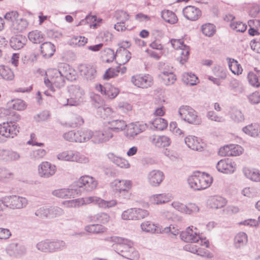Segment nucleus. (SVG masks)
<instances>
[{
	"mask_svg": "<svg viewBox=\"0 0 260 260\" xmlns=\"http://www.w3.org/2000/svg\"><path fill=\"white\" fill-rule=\"evenodd\" d=\"M110 239L114 243L113 247L118 254L130 260L138 258V252L134 247L132 241L117 236H112Z\"/></svg>",
	"mask_w": 260,
	"mask_h": 260,
	"instance_id": "1",
	"label": "nucleus"
},
{
	"mask_svg": "<svg viewBox=\"0 0 260 260\" xmlns=\"http://www.w3.org/2000/svg\"><path fill=\"white\" fill-rule=\"evenodd\" d=\"M36 247L43 252L54 253L66 249L67 244L65 241L59 239H46L38 243Z\"/></svg>",
	"mask_w": 260,
	"mask_h": 260,
	"instance_id": "2",
	"label": "nucleus"
},
{
	"mask_svg": "<svg viewBox=\"0 0 260 260\" xmlns=\"http://www.w3.org/2000/svg\"><path fill=\"white\" fill-rule=\"evenodd\" d=\"M212 178L208 174L196 173L188 179L190 187L194 190H200L207 188L210 186Z\"/></svg>",
	"mask_w": 260,
	"mask_h": 260,
	"instance_id": "3",
	"label": "nucleus"
},
{
	"mask_svg": "<svg viewBox=\"0 0 260 260\" xmlns=\"http://www.w3.org/2000/svg\"><path fill=\"white\" fill-rule=\"evenodd\" d=\"M181 239L185 242L197 243L201 245L209 247V241L206 238H202L199 235L192 231L188 227L185 231H183L180 235Z\"/></svg>",
	"mask_w": 260,
	"mask_h": 260,
	"instance_id": "4",
	"label": "nucleus"
},
{
	"mask_svg": "<svg viewBox=\"0 0 260 260\" xmlns=\"http://www.w3.org/2000/svg\"><path fill=\"white\" fill-rule=\"evenodd\" d=\"M4 205L12 209H20L28 204L27 200L24 197L12 195L3 198Z\"/></svg>",
	"mask_w": 260,
	"mask_h": 260,
	"instance_id": "5",
	"label": "nucleus"
},
{
	"mask_svg": "<svg viewBox=\"0 0 260 260\" xmlns=\"http://www.w3.org/2000/svg\"><path fill=\"white\" fill-rule=\"evenodd\" d=\"M132 182L128 180L116 179L111 183V186L114 190L118 191L120 196L123 198L129 199L131 196L129 190L132 188Z\"/></svg>",
	"mask_w": 260,
	"mask_h": 260,
	"instance_id": "6",
	"label": "nucleus"
},
{
	"mask_svg": "<svg viewBox=\"0 0 260 260\" xmlns=\"http://www.w3.org/2000/svg\"><path fill=\"white\" fill-rule=\"evenodd\" d=\"M181 117L187 122L199 125L201 123V119L197 115V112L189 106H182L179 110Z\"/></svg>",
	"mask_w": 260,
	"mask_h": 260,
	"instance_id": "7",
	"label": "nucleus"
},
{
	"mask_svg": "<svg viewBox=\"0 0 260 260\" xmlns=\"http://www.w3.org/2000/svg\"><path fill=\"white\" fill-rule=\"evenodd\" d=\"M171 43L172 47L177 50H179L180 56L177 58L180 63L183 64L188 60L189 55V47L184 44L181 39H172Z\"/></svg>",
	"mask_w": 260,
	"mask_h": 260,
	"instance_id": "8",
	"label": "nucleus"
},
{
	"mask_svg": "<svg viewBox=\"0 0 260 260\" xmlns=\"http://www.w3.org/2000/svg\"><path fill=\"white\" fill-rule=\"evenodd\" d=\"M148 211L141 208H131L124 211L122 214L124 220H139L147 217Z\"/></svg>",
	"mask_w": 260,
	"mask_h": 260,
	"instance_id": "9",
	"label": "nucleus"
},
{
	"mask_svg": "<svg viewBox=\"0 0 260 260\" xmlns=\"http://www.w3.org/2000/svg\"><path fill=\"white\" fill-rule=\"evenodd\" d=\"M96 181L89 176H84L80 177L77 183V186L80 191H91L94 189L97 186Z\"/></svg>",
	"mask_w": 260,
	"mask_h": 260,
	"instance_id": "10",
	"label": "nucleus"
},
{
	"mask_svg": "<svg viewBox=\"0 0 260 260\" xmlns=\"http://www.w3.org/2000/svg\"><path fill=\"white\" fill-rule=\"evenodd\" d=\"M19 128L18 124L3 122L0 124V135L6 138H13L19 133Z\"/></svg>",
	"mask_w": 260,
	"mask_h": 260,
	"instance_id": "11",
	"label": "nucleus"
},
{
	"mask_svg": "<svg viewBox=\"0 0 260 260\" xmlns=\"http://www.w3.org/2000/svg\"><path fill=\"white\" fill-rule=\"evenodd\" d=\"M131 81L135 86L138 87L147 88L152 85L153 78L149 74L137 75L132 77Z\"/></svg>",
	"mask_w": 260,
	"mask_h": 260,
	"instance_id": "12",
	"label": "nucleus"
},
{
	"mask_svg": "<svg viewBox=\"0 0 260 260\" xmlns=\"http://www.w3.org/2000/svg\"><path fill=\"white\" fill-rule=\"evenodd\" d=\"M165 178L164 173L158 170H153L147 175V180L149 184L152 187H157L162 182Z\"/></svg>",
	"mask_w": 260,
	"mask_h": 260,
	"instance_id": "13",
	"label": "nucleus"
},
{
	"mask_svg": "<svg viewBox=\"0 0 260 260\" xmlns=\"http://www.w3.org/2000/svg\"><path fill=\"white\" fill-rule=\"evenodd\" d=\"M56 171V166L48 161L42 162L38 166V173L41 177L49 178Z\"/></svg>",
	"mask_w": 260,
	"mask_h": 260,
	"instance_id": "14",
	"label": "nucleus"
},
{
	"mask_svg": "<svg viewBox=\"0 0 260 260\" xmlns=\"http://www.w3.org/2000/svg\"><path fill=\"white\" fill-rule=\"evenodd\" d=\"M236 164L229 158L221 159L216 165L217 170L225 174H231L234 172L236 169Z\"/></svg>",
	"mask_w": 260,
	"mask_h": 260,
	"instance_id": "15",
	"label": "nucleus"
},
{
	"mask_svg": "<svg viewBox=\"0 0 260 260\" xmlns=\"http://www.w3.org/2000/svg\"><path fill=\"white\" fill-rule=\"evenodd\" d=\"M171 205L174 208L178 211L187 214L197 213L199 211L198 206L193 203L184 205L179 202H174Z\"/></svg>",
	"mask_w": 260,
	"mask_h": 260,
	"instance_id": "16",
	"label": "nucleus"
},
{
	"mask_svg": "<svg viewBox=\"0 0 260 260\" xmlns=\"http://www.w3.org/2000/svg\"><path fill=\"white\" fill-rule=\"evenodd\" d=\"M113 137V134L110 128L104 131H95L93 133L92 142L95 144H99L109 141Z\"/></svg>",
	"mask_w": 260,
	"mask_h": 260,
	"instance_id": "17",
	"label": "nucleus"
},
{
	"mask_svg": "<svg viewBox=\"0 0 260 260\" xmlns=\"http://www.w3.org/2000/svg\"><path fill=\"white\" fill-rule=\"evenodd\" d=\"M57 70L64 78L69 81H74L76 79L75 71L67 63H60Z\"/></svg>",
	"mask_w": 260,
	"mask_h": 260,
	"instance_id": "18",
	"label": "nucleus"
},
{
	"mask_svg": "<svg viewBox=\"0 0 260 260\" xmlns=\"http://www.w3.org/2000/svg\"><path fill=\"white\" fill-rule=\"evenodd\" d=\"M146 124L136 122L132 123L128 126L127 131V137L134 138L138 134L144 132L146 128Z\"/></svg>",
	"mask_w": 260,
	"mask_h": 260,
	"instance_id": "19",
	"label": "nucleus"
},
{
	"mask_svg": "<svg viewBox=\"0 0 260 260\" xmlns=\"http://www.w3.org/2000/svg\"><path fill=\"white\" fill-rule=\"evenodd\" d=\"M184 17L188 20L196 21L201 15V11L198 8L192 6H187L183 10Z\"/></svg>",
	"mask_w": 260,
	"mask_h": 260,
	"instance_id": "20",
	"label": "nucleus"
},
{
	"mask_svg": "<svg viewBox=\"0 0 260 260\" xmlns=\"http://www.w3.org/2000/svg\"><path fill=\"white\" fill-rule=\"evenodd\" d=\"M81 74L87 80H91L94 79L96 75V71L92 66L89 64H81L79 67Z\"/></svg>",
	"mask_w": 260,
	"mask_h": 260,
	"instance_id": "21",
	"label": "nucleus"
},
{
	"mask_svg": "<svg viewBox=\"0 0 260 260\" xmlns=\"http://www.w3.org/2000/svg\"><path fill=\"white\" fill-rule=\"evenodd\" d=\"M51 77V83L57 88H60L64 85L65 78L58 72L57 69H52L49 71Z\"/></svg>",
	"mask_w": 260,
	"mask_h": 260,
	"instance_id": "22",
	"label": "nucleus"
},
{
	"mask_svg": "<svg viewBox=\"0 0 260 260\" xmlns=\"http://www.w3.org/2000/svg\"><path fill=\"white\" fill-rule=\"evenodd\" d=\"M77 189L60 188L53 190L52 192L53 196L58 198H74L76 193ZM78 193L77 192V194Z\"/></svg>",
	"mask_w": 260,
	"mask_h": 260,
	"instance_id": "23",
	"label": "nucleus"
},
{
	"mask_svg": "<svg viewBox=\"0 0 260 260\" xmlns=\"http://www.w3.org/2000/svg\"><path fill=\"white\" fill-rule=\"evenodd\" d=\"M87 202L95 203L103 208H109L116 205L115 200L105 201L96 197H87Z\"/></svg>",
	"mask_w": 260,
	"mask_h": 260,
	"instance_id": "24",
	"label": "nucleus"
},
{
	"mask_svg": "<svg viewBox=\"0 0 260 260\" xmlns=\"http://www.w3.org/2000/svg\"><path fill=\"white\" fill-rule=\"evenodd\" d=\"M184 141L188 147L192 150L201 151L203 149L200 140L195 136H187L184 139Z\"/></svg>",
	"mask_w": 260,
	"mask_h": 260,
	"instance_id": "25",
	"label": "nucleus"
},
{
	"mask_svg": "<svg viewBox=\"0 0 260 260\" xmlns=\"http://www.w3.org/2000/svg\"><path fill=\"white\" fill-rule=\"evenodd\" d=\"M151 139V143L159 148L168 147L171 143L170 139L166 136H153Z\"/></svg>",
	"mask_w": 260,
	"mask_h": 260,
	"instance_id": "26",
	"label": "nucleus"
},
{
	"mask_svg": "<svg viewBox=\"0 0 260 260\" xmlns=\"http://www.w3.org/2000/svg\"><path fill=\"white\" fill-rule=\"evenodd\" d=\"M7 250L8 253L11 255H20L26 252L25 246L16 243L10 244Z\"/></svg>",
	"mask_w": 260,
	"mask_h": 260,
	"instance_id": "27",
	"label": "nucleus"
},
{
	"mask_svg": "<svg viewBox=\"0 0 260 260\" xmlns=\"http://www.w3.org/2000/svg\"><path fill=\"white\" fill-rule=\"evenodd\" d=\"M28 23L25 19L18 18L11 24L10 29L14 33L22 32L27 27Z\"/></svg>",
	"mask_w": 260,
	"mask_h": 260,
	"instance_id": "28",
	"label": "nucleus"
},
{
	"mask_svg": "<svg viewBox=\"0 0 260 260\" xmlns=\"http://www.w3.org/2000/svg\"><path fill=\"white\" fill-rule=\"evenodd\" d=\"M107 156L112 162L120 168L127 169L130 167V165L127 160L116 156L113 153H109Z\"/></svg>",
	"mask_w": 260,
	"mask_h": 260,
	"instance_id": "29",
	"label": "nucleus"
},
{
	"mask_svg": "<svg viewBox=\"0 0 260 260\" xmlns=\"http://www.w3.org/2000/svg\"><path fill=\"white\" fill-rule=\"evenodd\" d=\"M42 55L45 58H50L55 51V46L50 42H46L42 44L40 47Z\"/></svg>",
	"mask_w": 260,
	"mask_h": 260,
	"instance_id": "30",
	"label": "nucleus"
},
{
	"mask_svg": "<svg viewBox=\"0 0 260 260\" xmlns=\"http://www.w3.org/2000/svg\"><path fill=\"white\" fill-rule=\"evenodd\" d=\"M26 41L27 40L24 36L18 35L12 37L10 43L12 48L15 50H19L24 46Z\"/></svg>",
	"mask_w": 260,
	"mask_h": 260,
	"instance_id": "31",
	"label": "nucleus"
},
{
	"mask_svg": "<svg viewBox=\"0 0 260 260\" xmlns=\"http://www.w3.org/2000/svg\"><path fill=\"white\" fill-rule=\"evenodd\" d=\"M243 172L245 176L249 179L255 181H260V171L256 169L244 168Z\"/></svg>",
	"mask_w": 260,
	"mask_h": 260,
	"instance_id": "32",
	"label": "nucleus"
},
{
	"mask_svg": "<svg viewBox=\"0 0 260 260\" xmlns=\"http://www.w3.org/2000/svg\"><path fill=\"white\" fill-rule=\"evenodd\" d=\"M89 221L98 222L103 224H106L110 220V216L104 212L99 213L93 216L89 215L87 217Z\"/></svg>",
	"mask_w": 260,
	"mask_h": 260,
	"instance_id": "33",
	"label": "nucleus"
},
{
	"mask_svg": "<svg viewBox=\"0 0 260 260\" xmlns=\"http://www.w3.org/2000/svg\"><path fill=\"white\" fill-rule=\"evenodd\" d=\"M110 127L108 128L116 132L121 131L127 126L126 122L123 119H113L109 121Z\"/></svg>",
	"mask_w": 260,
	"mask_h": 260,
	"instance_id": "34",
	"label": "nucleus"
},
{
	"mask_svg": "<svg viewBox=\"0 0 260 260\" xmlns=\"http://www.w3.org/2000/svg\"><path fill=\"white\" fill-rule=\"evenodd\" d=\"M28 39L35 44H40L44 41V35L39 30H35L29 32L28 34Z\"/></svg>",
	"mask_w": 260,
	"mask_h": 260,
	"instance_id": "35",
	"label": "nucleus"
},
{
	"mask_svg": "<svg viewBox=\"0 0 260 260\" xmlns=\"http://www.w3.org/2000/svg\"><path fill=\"white\" fill-rule=\"evenodd\" d=\"M161 15L162 18L167 22L170 24H175L178 21L176 14L171 11L164 10L161 11Z\"/></svg>",
	"mask_w": 260,
	"mask_h": 260,
	"instance_id": "36",
	"label": "nucleus"
},
{
	"mask_svg": "<svg viewBox=\"0 0 260 260\" xmlns=\"http://www.w3.org/2000/svg\"><path fill=\"white\" fill-rule=\"evenodd\" d=\"M209 204L212 208L218 209L225 205L226 201L225 199L220 196H214L210 199Z\"/></svg>",
	"mask_w": 260,
	"mask_h": 260,
	"instance_id": "37",
	"label": "nucleus"
},
{
	"mask_svg": "<svg viewBox=\"0 0 260 260\" xmlns=\"http://www.w3.org/2000/svg\"><path fill=\"white\" fill-rule=\"evenodd\" d=\"M88 39L81 36H74L68 42L70 45L73 47H82L87 43Z\"/></svg>",
	"mask_w": 260,
	"mask_h": 260,
	"instance_id": "38",
	"label": "nucleus"
},
{
	"mask_svg": "<svg viewBox=\"0 0 260 260\" xmlns=\"http://www.w3.org/2000/svg\"><path fill=\"white\" fill-rule=\"evenodd\" d=\"M247 242V235L244 232H240L234 239V245L237 248L243 247Z\"/></svg>",
	"mask_w": 260,
	"mask_h": 260,
	"instance_id": "39",
	"label": "nucleus"
},
{
	"mask_svg": "<svg viewBox=\"0 0 260 260\" xmlns=\"http://www.w3.org/2000/svg\"><path fill=\"white\" fill-rule=\"evenodd\" d=\"M170 200V197L165 193L155 194L150 198L151 203L156 205L164 204L168 202Z\"/></svg>",
	"mask_w": 260,
	"mask_h": 260,
	"instance_id": "40",
	"label": "nucleus"
},
{
	"mask_svg": "<svg viewBox=\"0 0 260 260\" xmlns=\"http://www.w3.org/2000/svg\"><path fill=\"white\" fill-rule=\"evenodd\" d=\"M243 131L246 134L253 137L259 135V127L256 123H252L243 128Z\"/></svg>",
	"mask_w": 260,
	"mask_h": 260,
	"instance_id": "41",
	"label": "nucleus"
},
{
	"mask_svg": "<svg viewBox=\"0 0 260 260\" xmlns=\"http://www.w3.org/2000/svg\"><path fill=\"white\" fill-rule=\"evenodd\" d=\"M0 76L6 80H12L14 78L13 72L8 67L0 66Z\"/></svg>",
	"mask_w": 260,
	"mask_h": 260,
	"instance_id": "42",
	"label": "nucleus"
},
{
	"mask_svg": "<svg viewBox=\"0 0 260 260\" xmlns=\"http://www.w3.org/2000/svg\"><path fill=\"white\" fill-rule=\"evenodd\" d=\"M182 81L187 85H194L198 83V78L191 73H184L182 76Z\"/></svg>",
	"mask_w": 260,
	"mask_h": 260,
	"instance_id": "43",
	"label": "nucleus"
},
{
	"mask_svg": "<svg viewBox=\"0 0 260 260\" xmlns=\"http://www.w3.org/2000/svg\"><path fill=\"white\" fill-rule=\"evenodd\" d=\"M119 90L111 85H107L104 88V94H105L108 99H113L119 93Z\"/></svg>",
	"mask_w": 260,
	"mask_h": 260,
	"instance_id": "44",
	"label": "nucleus"
},
{
	"mask_svg": "<svg viewBox=\"0 0 260 260\" xmlns=\"http://www.w3.org/2000/svg\"><path fill=\"white\" fill-rule=\"evenodd\" d=\"M230 88L236 93H242L244 91V88L242 84L236 79H232L229 85Z\"/></svg>",
	"mask_w": 260,
	"mask_h": 260,
	"instance_id": "45",
	"label": "nucleus"
},
{
	"mask_svg": "<svg viewBox=\"0 0 260 260\" xmlns=\"http://www.w3.org/2000/svg\"><path fill=\"white\" fill-rule=\"evenodd\" d=\"M85 230L87 232L92 234L103 233L107 231V228L101 224H91L85 227Z\"/></svg>",
	"mask_w": 260,
	"mask_h": 260,
	"instance_id": "46",
	"label": "nucleus"
},
{
	"mask_svg": "<svg viewBox=\"0 0 260 260\" xmlns=\"http://www.w3.org/2000/svg\"><path fill=\"white\" fill-rule=\"evenodd\" d=\"M230 117L234 122L239 123L244 120V116L241 110L233 109L230 111Z\"/></svg>",
	"mask_w": 260,
	"mask_h": 260,
	"instance_id": "47",
	"label": "nucleus"
},
{
	"mask_svg": "<svg viewBox=\"0 0 260 260\" xmlns=\"http://www.w3.org/2000/svg\"><path fill=\"white\" fill-rule=\"evenodd\" d=\"M80 143H85L90 139H92L93 132L88 129H81L79 130Z\"/></svg>",
	"mask_w": 260,
	"mask_h": 260,
	"instance_id": "48",
	"label": "nucleus"
},
{
	"mask_svg": "<svg viewBox=\"0 0 260 260\" xmlns=\"http://www.w3.org/2000/svg\"><path fill=\"white\" fill-rule=\"evenodd\" d=\"M154 127L160 131L165 129L168 126V122L164 118L157 117L151 122Z\"/></svg>",
	"mask_w": 260,
	"mask_h": 260,
	"instance_id": "49",
	"label": "nucleus"
},
{
	"mask_svg": "<svg viewBox=\"0 0 260 260\" xmlns=\"http://www.w3.org/2000/svg\"><path fill=\"white\" fill-rule=\"evenodd\" d=\"M116 54L113 50L106 48L102 52V57L104 61L111 62L115 58Z\"/></svg>",
	"mask_w": 260,
	"mask_h": 260,
	"instance_id": "50",
	"label": "nucleus"
},
{
	"mask_svg": "<svg viewBox=\"0 0 260 260\" xmlns=\"http://www.w3.org/2000/svg\"><path fill=\"white\" fill-rule=\"evenodd\" d=\"M229 67L232 72L235 75L241 74L243 71L241 65L234 59H229Z\"/></svg>",
	"mask_w": 260,
	"mask_h": 260,
	"instance_id": "51",
	"label": "nucleus"
},
{
	"mask_svg": "<svg viewBox=\"0 0 260 260\" xmlns=\"http://www.w3.org/2000/svg\"><path fill=\"white\" fill-rule=\"evenodd\" d=\"M69 91L71 96L75 99H80L84 94V91L79 85H73L69 87Z\"/></svg>",
	"mask_w": 260,
	"mask_h": 260,
	"instance_id": "52",
	"label": "nucleus"
},
{
	"mask_svg": "<svg viewBox=\"0 0 260 260\" xmlns=\"http://www.w3.org/2000/svg\"><path fill=\"white\" fill-rule=\"evenodd\" d=\"M141 228L143 231L147 233H154L158 232L157 226L149 221H144L141 224Z\"/></svg>",
	"mask_w": 260,
	"mask_h": 260,
	"instance_id": "53",
	"label": "nucleus"
},
{
	"mask_svg": "<svg viewBox=\"0 0 260 260\" xmlns=\"http://www.w3.org/2000/svg\"><path fill=\"white\" fill-rule=\"evenodd\" d=\"M74 153V152L71 150L65 151L58 153L57 158L62 161H73Z\"/></svg>",
	"mask_w": 260,
	"mask_h": 260,
	"instance_id": "54",
	"label": "nucleus"
},
{
	"mask_svg": "<svg viewBox=\"0 0 260 260\" xmlns=\"http://www.w3.org/2000/svg\"><path fill=\"white\" fill-rule=\"evenodd\" d=\"M87 198L77 199L75 200H70L67 202V206L68 207H77L83 204H89L90 202H87Z\"/></svg>",
	"mask_w": 260,
	"mask_h": 260,
	"instance_id": "55",
	"label": "nucleus"
},
{
	"mask_svg": "<svg viewBox=\"0 0 260 260\" xmlns=\"http://www.w3.org/2000/svg\"><path fill=\"white\" fill-rule=\"evenodd\" d=\"M162 79L167 85L173 84L176 80V76L172 72H164Z\"/></svg>",
	"mask_w": 260,
	"mask_h": 260,
	"instance_id": "56",
	"label": "nucleus"
},
{
	"mask_svg": "<svg viewBox=\"0 0 260 260\" xmlns=\"http://www.w3.org/2000/svg\"><path fill=\"white\" fill-rule=\"evenodd\" d=\"M202 32L206 36L211 37L215 33L214 26L210 23L205 24L202 26Z\"/></svg>",
	"mask_w": 260,
	"mask_h": 260,
	"instance_id": "57",
	"label": "nucleus"
},
{
	"mask_svg": "<svg viewBox=\"0 0 260 260\" xmlns=\"http://www.w3.org/2000/svg\"><path fill=\"white\" fill-rule=\"evenodd\" d=\"M4 17L5 20L12 24L18 18L19 13L17 11H11L7 12Z\"/></svg>",
	"mask_w": 260,
	"mask_h": 260,
	"instance_id": "58",
	"label": "nucleus"
},
{
	"mask_svg": "<svg viewBox=\"0 0 260 260\" xmlns=\"http://www.w3.org/2000/svg\"><path fill=\"white\" fill-rule=\"evenodd\" d=\"M114 17L118 21L120 22H125L129 18V15L122 10L116 11L114 14Z\"/></svg>",
	"mask_w": 260,
	"mask_h": 260,
	"instance_id": "59",
	"label": "nucleus"
},
{
	"mask_svg": "<svg viewBox=\"0 0 260 260\" xmlns=\"http://www.w3.org/2000/svg\"><path fill=\"white\" fill-rule=\"evenodd\" d=\"M112 109L110 107L102 106L99 109H98V114L102 118H105L108 117L112 113Z\"/></svg>",
	"mask_w": 260,
	"mask_h": 260,
	"instance_id": "60",
	"label": "nucleus"
},
{
	"mask_svg": "<svg viewBox=\"0 0 260 260\" xmlns=\"http://www.w3.org/2000/svg\"><path fill=\"white\" fill-rule=\"evenodd\" d=\"M230 26L237 32H243L247 29L246 24L240 21L232 22L230 24Z\"/></svg>",
	"mask_w": 260,
	"mask_h": 260,
	"instance_id": "61",
	"label": "nucleus"
},
{
	"mask_svg": "<svg viewBox=\"0 0 260 260\" xmlns=\"http://www.w3.org/2000/svg\"><path fill=\"white\" fill-rule=\"evenodd\" d=\"M12 107L14 110L22 111L26 108V106L23 101L20 99H17L12 101Z\"/></svg>",
	"mask_w": 260,
	"mask_h": 260,
	"instance_id": "62",
	"label": "nucleus"
},
{
	"mask_svg": "<svg viewBox=\"0 0 260 260\" xmlns=\"http://www.w3.org/2000/svg\"><path fill=\"white\" fill-rule=\"evenodd\" d=\"M247 79L249 84L255 87H258L260 83L258 82V77L254 73L250 72L248 74Z\"/></svg>",
	"mask_w": 260,
	"mask_h": 260,
	"instance_id": "63",
	"label": "nucleus"
},
{
	"mask_svg": "<svg viewBox=\"0 0 260 260\" xmlns=\"http://www.w3.org/2000/svg\"><path fill=\"white\" fill-rule=\"evenodd\" d=\"M46 152L45 149H38L33 150L30 153L31 158L34 160L40 159L46 155Z\"/></svg>",
	"mask_w": 260,
	"mask_h": 260,
	"instance_id": "64",
	"label": "nucleus"
}]
</instances>
